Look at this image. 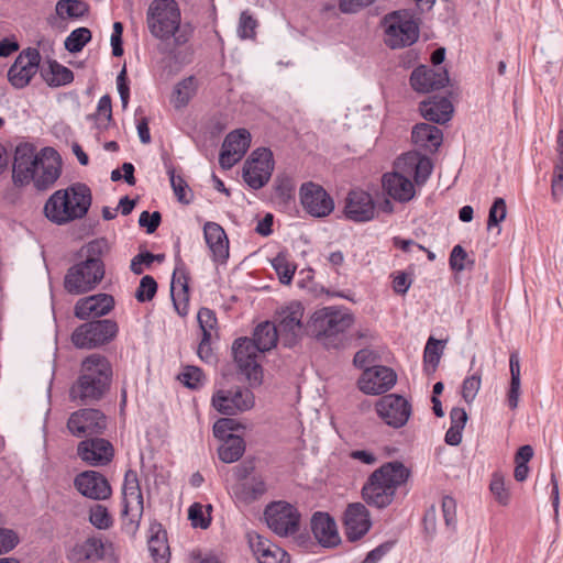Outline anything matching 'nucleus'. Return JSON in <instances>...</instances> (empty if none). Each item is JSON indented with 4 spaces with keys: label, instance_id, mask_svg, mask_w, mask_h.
I'll return each instance as SVG.
<instances>
[{
    "label": "nucleus",
    "instance_id": "3c124183",
    "mask_svg": "<svg viewBox=\"0 0 563 563\" xmlns=\"http://www.w3.org/2000/svg\"><path fill=\"white\" fill-rule=\"evenodd\" d=\"M179 380L190 389H198L203 385V372L197 366H186L178 376Z\"/></svg>",
    "mask_w": 563,
    "mask_h": 563
},
{
    "label": "nucleus",
    "instance_id": "b1692460",
    "mask_svg": "<svg viewBox=\"0 0 563 563\" xmlns=\"http://www.w3.org/2000/svg\"><path fill=\"white\" fill-rule=\"evenodd\" d=\"M344 214L354 222H366L375 216V202L373 197L361 189L351 190L347 194L344 206Z\"/></svg>",
    "mask_w": 563,
    "mask_h": 563
},
{
    "label": "nucleus",
    "instance_id": "2eb2a0df",
    "mask_svg": "<svg viewBox=\"0 0 563 563\" xmlns=\"http://www.w3.org/2000/svg\"><path fill=\"white\" fill-rule=\"evenodd\" d=\"M67 428L77 438L102 434L107 429V417L98 409H78L69 416Z\"/></svg>",
    "mask_w": 563,
    "mask_h": 563
},
{
    "label": "nucleus",
    "instance_id": "4d7b16f0",
    "mask_svg": "<svg viewBox=\"0 0 563 563\" xmlns=\"http://www.w3.org/2000/svg\"><path fill=\"white\" fill-rule=\"evenodd\" d=\"M442 349V341L430 336L424 347V362L431 364L433 367H437L440 363Z\"/></svg>",
    "mask_w": 563,
    "mask_h": 563
},
{
    "label": "nucleus",
    "instance_id": "c9c22d12",
    "mask_svg": "<svg viewBox=\"0 0 563 563\" xmlns=\"http://www.w3.org/2000/svg\"><path fill=\"white\" fill-rule=\"evenodd\" d=\"M48 66L41 69L43 80L49 87H60L74 80V73L56 60H48Z\"/></svg>",
    "mask_w": 563,
    "mask_h": 563
},
{
    "label": "nucleus",
    "instance_id": "6ab92c4d",
    "mask_svg": "<svg viewBox=\"0 0 563 563\" xmlns=\"http://www.w3.org/2000/svg\"><path fill=\"white\" fill-rule=\"evenodd\" d=\"M397 382L396 373L383 365L365 368L358 378V388L366 395H380L391 389Z\"/></svg>",
    "mask_w": 563,
    "mask_h": 563
},
{
    "label": "nucleus",
    "instance_id": "7ed1b4c3",
    "mask_svg": "<svg viewBox=\"0 0 563 563\" xmlns=\"http://www.w3.org/2000/svg\"><path fill=\"white\" fill-rule=\"evenodd\" d=\"M92 202L90 188L84 183H75L58 189L44 205V214L53 223L64 225L86 217Z\"/></svg>",
    "mask_w": 563,
    "mask_h": 563
},
{
    "label": "nucleus",
    "instance_id": "5701e85b",
    "mask_svg": "<svg viewBox=\"0 0 563 563\" xmlns=\"http://www.w3.org/2000/svg\"><path fill=\"white\" fill-rule=\"evenodd\" d=\"M369 511L361 503L350 504L344 512V528L346 539L351 542L363 538L371 529Z\"/></svg>",
    "mask_w": 563,
    "mask_h": 563
},
{
    "label": "nucleus",
    "instance_id": "aec40b11",
    "mask_svg": "<svg viewBox=\"0 0 563 563\" xmlns=\"http://www.w3.org/2000/svg\"><path fill=\"white\" fill-rule=\"evenodd\" d=\"M251 145V134L246 129L230 132L222 144L219 164L223 169H230L242 159Z\"/></svg>",
    "mask_w": 563,
    "mask_h": 563
},
{
    "label": "nucleus",
    "instance_id": "c756f323",
    "mask_svg": "<svg viewBox=\"0 0 563 563\" xmlns=\"http://www.w3.org/2000/svg\"><path fill=\"white\" fill-rule=\"evenodd\" d=\"M203 235L213 260L225 261L229 257V241L222 227L216 222H207L203 227Z\"/></svg>",
    "mask_w": 563,
    "mask_h": 563
},
{
    "label": "nucleus",
    "instance_id": "8fccbe9b",
    "mask_svg": "<svg viewBox=\"0 0 563 563\" xmlns=\"http://www.w3.org/2000/svg\"><path fill=\"white\" fill-rule=\"evenodd\" d=\"M86 11V5L80 0H59L56 4V13L60 18H78Z\"/></svg>",
    "mask_w": 563,
    "mask_h": 563
},
{
    "label": "nucleus",
    "instance_id": "052dcab7",
    "mask_svg": "<svg viewBox=\"0 0 563 563\" xmlns=\"http://www.w3.org/2000/svg\"><path fill=\"white\" fill-rule=\"evenodd\" d=\"M433 169L432 162L429 157L420 155L417 164L415 165L413 179L417 185H423L430 177Z\"/></svg>",
    "mask_w": 563,
    "mask_h": 563
},
{
    "label": "nucleus",
    "instance_id": "39448f33",
    "mask_svg": "<svg viewBox=\"0 0 563 563\" xmlns=\"http://www.w3.org/2000/svg\"><path fill=\"white\" fill-rule=\"evenodd\" d=\"M106 243L103 240L89 242L84 249L85 260L68 268L64 287L71 295L88 292L97 287L104 276V264L101 258Z\"/></svg>",
    "mask_w": 563,
    "mask_h": 563
},
{
    "label": "nucleus",
    "instance_id": "cd10ccee",
    "mask_svg": "<svg viewBox=\"0 0 563 563\" xmlns=\"http://www.w3.org/2000/svg\"><path fill=\"white\" fill-rule=\"evenodd\" d=\"M249 542L258 563H290L289 554L268 539L256 534Z\"/></svg>",
    "mask_w": 563,
    "mask_h": 563
},
{
    "label": "nucleus",
    "instance_id": "20e7f679",
    "mask_svg": "<svg viewBox=\"0 0 563 563\" xmlns=\"http://www.w3.org/2000/svg\"><path fill=\"white\" fill-rule=\"evenodd\" d=\"M410 476V471L398 461L383 464L375 470L362 488V497L368 506L384 509L388 507L398 487Z\"/></svg>",
    "mask_w": 563,
    "mask_h": 563
},
{
    "label": "nucleus",
    "instance_id": "f3484780",
    "mask_svg": "<svg viewBox=\"0 0 563 563\" xmlns=\"http://www.w3.org/2000/svg\"><path fill=\"white\" fill-rule=\"evenodd\" d=\"M41 54L37 48L23 49L8 70V79L15 88L26 87L38 71Z\"/></svg>",
    "mask_w": 563,
    "mask_h": 563
},
{
    "label": "nucleus",
    "instance_id": "a878e982",
    "mask_svg": "<svg viewBox=\"0 0 563 563\" xmlns=\"http://www.w3.org/2000/svg\"><path fill=\"white\" fill-rule=\"evenodd\" d=\"M114 307V299L108 294H97L79 299L74 309V314L80 320L100 318L108 314Z\"/></svg>",
    "mask_w": 563,
    "mask_h": 563
},
{
    "label": "nucleus",
    "instance_id": "603ef678",
    "mask_svg": "<svg viewBox=\"0 0 563 563\" xmlns=\"http://www.w3.org/2000/svg\"><path fill=\"white\" fill-rule=\"evenodd\" d=\"M156 280L152 276L145 275L142 277L140 285L135 291V298L139 302L151 301L156 295Z\"/></svg>",
    "mask_w": 563,
    "mask_h": 563
},
{
    "label": "nucleus",
    "instance_id": "6e6552de",
    "mask_svg": "<svg viewBox=\"0 0 563 563\" xmlns=\"http://www.w3.org/2000/svg\"><path fill=\"white\" fill-rule=\"evenodd\" d=\"M382 23L385 26V44L391 49L411 46L419 38V25L408 10L389 12Z\"/></svg>",
    "mask_w": 563,
    "mask_h": 563
},
{
    "label": "nucleus",
    "instance_id": "e433bc0d",
    "mask_svg": "<svg viewBox=\"0 0 563 563\" xmlns=\"http://www.w3.org/2000/svg\"><path fill=\"white\" fill-rule=\"evenodd\" d=\"M122 495L123 505H133L135 510L139 509L140 504L144 505L137 473L133 470H128L124 474Z\"/></svg>",
    "mask_w": 563,
    "mask_h": 563
},
{
    "label": "nucleus",
    "instance_id": "f03ea898",
    "mask_svg": "<svg viewBox=\"0 0 563 563\" xmlns=\"http://www.w3.org/2000/svg\"><path fill=\"white\" fill-rule=\"evenodd\" d=\"M112 366L101 354H91L80 364L77 379L69 388V398L79 405H89L104 397L112 382Z\"/></svg>",
    "mask_w": 563,
    "mask_h": 563
},
{
    "label": "nucleus",
    "instance_id": "864d4df0",
    "mask_svg": "<svg viewBox=\"0 0 563 563\" xmlns=\"http://www.w3.org/2000/svg\"><path fill=\"white\" fill-rule=\"evenodd\" d=\"M420 154L416 152H409L402 154L395 163V172H399L406 175L408 178L415 174V165L419 159Z\"/></svg>",
    "mask_w": 563,
    "mask_h": 563
},
{
    "label": "nucleus",
    "instance_id": "5fc2aeb1",
    "mask_svg": "<svg viewBox=\"0 0 563 563\" xmlns=\"http://www.w3.org/2000/svg\"><path fill=\"white\" fill-rule=\"evenodd\" d=\"M167 174L178 201L185 205H189L191 202V197H187L186 189L188 188V185L185 179L181 176H177L174 168H169Z\"/></svg>",
    "mask_w": 563,
    "mask_h": 563
},
{
    "label": "nucleus",
    "instance_id": "a19ab883",
    "mask_svg": "<svg viewBox=\"0 0 563 563\" xmlns=\"http://www.w3.org/2000/svg\"><path fill=\"white\" fill-rule=\"evenodd\" d=\"M197 91V80L194 76H189L180 80L174 88L173 102L176 108L186 107Z\"/></svg>",
    "mask_w": 563,
    "mask_h": 563
},
{
    "label": "nucleus",
    "instance_id": "774afa93",
    "mask_svg": "<svg viewBox=\"0 0 563 563\" xmlns=\"http://www.w3.org/2000/svg\"><path fill=\"white\" fill-rule=\"evenodd\" d=\"M117 88L120 95L122 108L125 110L128 108L130 100V87L125 66H123V68L117 77Z\"/></svg>",
    "mask_w": 563,
    "mask_h": 563
},
{
    "label": "nucleus",
    "instance_id": "13d9d810",
    "mask_svg": "<svg viewBox=\"0 0 563 563\" xmlns=\"http://www.w3.org/2000/svg\"><path fill=\"white\" fill-rule=\"evenodd\" d=\"M506 202L503 198H496L489 209L487 230L497 227L506 218Z\"/></svg>",
    "mask_w": 563,
    "mask_h": 563
},
{
    "label": "nucleus",
    "instance_id": "423d86ee",
    "mask_svg": "<svg viewBox=\"0 0 563 563\" xmlns=\"http://www.w3.org/2000/svg\"><path fill=\"white\" fill-rule=\"evenodd\" d=\"M147 25L153 36L159 40L173 36L177 46L186 44L192 35L189 24H180V10L175 0H154L147 11Z\"/></svg>",
    "mask_w": 563,
    "mask_h": 563
},
{
    "label": "nucleus",
    "instance_id": "473e14b6",
    "mask_svg": "<svg viewBox=\"0 0 563 563\" xmlns=\"http://www.w3.org/2000/svg\"><path fill=\"white\" fill-rule=\"evenodd\" d=\"M232 490L236 501L250 505L266 493V484L262 476H252L234 485Z\"/></svg>",
    "mask_w": 563,
    "mask_h": 563
},
{
    "label": "nucleus",
    "instance_id": "e2e57ef3",
    "mask_svg": "<svg viewBox=\"0 0 563 563\" xmlns=\"http://www.w3.org/2000/svg\"><path fill=\"white\" fill-rule=\"evenodd\" d=\"M257 21L249 11H243L239 22V34L242 38H252L255 35Z\"/></svg>",
    "mask_w": 563,
    "mask_h": 563
},
{
    "label": "nucleus",
    "instance_id": "ea45409f",
    "mask_svg": "<svg viewBox=\"0 0 563 563\" xmlns=\"http://www.w3.org/2000/svg\"><path fill=\"white\" fill-rule=\"evenodd\" d=\"M556 143L558 156L554 165L551 185L552 196L555 200H558L563 194V130L559 131Z\"/></svg>",
    "mask_w": 563,
    "mask_h": 563
},
{
    "label": "nucleus",
    "instance_id": "9d476101",
    "mask_svg": "<svg viewBox=\"0 0 563 563\" xmlns=\"http://www.w3.org/2000/svg\"><path fill=\"white\" fill-rule=\"evenodd\" d=\"M255 398L252 390L242 386L220 388L211 398L212 407L223 416H235L254 407Z\"/></svg>",
    "mask_w": 563,
    "mask_h": 563
},
{
    "label": "nucleus",
    "instance_id": "a18cd8bd",
    "mask_svg": "<svg viewBox=\"0 0 563 563\" xmlns=\"http://www.w3.org/2000/svg\"><path fill=\"white\" fill-rule=\"evenodd\" d=\"M212 510L211 505L206 506L207 515L205 514L203 506L199 503H195L189 507L188 518L191 521L194 528L207 529L211 523L210 511Z\"/></svg>",
    "mask_w": 563,
    "mask_h": 563
},
{
    "label": "nucleus",
    "instance_id": "a211bd4d",
    "mask_svg": "<svg viewBox=\"0 0 563 563\" xmlns=\"http://www.w3.org/2000/svg\"><path fill=\"white\" fill-rule=\"evenodd\" d=\"M302 208L314 218L329 216L334 209V201L325 189L316 183H303L299 189Z\"/></svg>",
    "mask_w": 563,
    "mask_h": 563
},
{
    "label": "nucleus",
    "instance_id": "37998d69",
    "mask_svg": "<svg viewBox=\"0 0 563 563\" xmlns=\"http://www.w3.org/2000/svg\"><path fill=\"white\" fill-rule=\"evenodd\" d=\"M144 505L140 504L135 510L133 505H123L122 530L129 536H135L143 516Z\"/></svg>",
    "mask_w": 563,
    "mask_h": 563
},
{
    "label": "nucleus",
    "instance_id": "393cba45",
    "mask_svg": "<svg viewBox=\"0 0 563 563\" xmlns=\"http://www.w3.org/2000/svg\"><path fill=\"white\" fill-rule=\"evenodd\" d=\"M446 69L434 70L427 66L417 67L410 76V85L418 92H430L444 88L449 84Z\"/></svg>",
    "mask_w": 563,
    "mask_h": 563
},
{
    "label": "nucleus",
    "instance_id": "2f4dec72",
    "mask_svg": "<svg viewBox=\"0 0 563 563\" xmlns=\"http://www.w3.org/2000/svg\"><path fill=\"white\" fill-rule=\"evenodd\" d=\"M411 139L419 148L434 153L442 144L443 133L435 125L418 123L412 129Z\"/></svg>",
    "mask_w": 563,
    "mask_h": 563
},
{
    "label": "nucleus",
    "instance_id": "4be33fe9",
    "mask_svg": "<svg viewBox=\"0 0 563 563\" xmlns=\"http://www.w3.org/2000/svg\"><path fill=\"white\" fill-rule=\"evenodd\" d=\"M75 488L85 497L93 500L108 499L112 488L108 479L97 471H85L74 479Z\"/></svg>",
    "mask_w": 563,
    "mask_h": 563
},
{
    "label": "nucleus",
    "instance_id": "9b49d317",
    "mask_svg": "<svg viewBox=\"0 0 563 563\" xmlns=\"http://www.w3.org/2000/svg\"><path fill=\"white\" fill-rule=\"evenodd\" d=\"M264 516L268 528L279 537H288L299 530L300 514L286 501L272 503L265 508Z\"/></svg>",
    "mask_w": 563,
    "mask_h": 563
},
{
    "label": "nucleus",
    "instance_id": "412c9836",
    "mask_svg": "<svg viewBox=\"0 0 563 563\" xmlns=\"http://www.w3.org/2000/svg\"><path fill=\"white\" fill-rule=\"evenodd\" d=\"M77 454L89 465L103 466L112 461L114 449L108 440L95 437L80 441Z\"/></svg>",
    "mask_w": 563,
    "mask_h": 563
},
{
    "label": "nucleus",
    "instance_id": "dca6fc26",
    "mask_svg": "<svg viewBox=\"0 0 563 563\" xmlns=\"http://www.w3.org/2000/svg\"><path fill=\"white\" fill-rule=\"evenodd\" d=\"M303 310L301 302L294 301L280 311L276 327L284 346L292 347L300 341L303 333Z\"/></svg>",
    "mask_w": 563,
    "mask_h": 563
},
{
    "label": "nucleus",
    "instance_id": "bf43d9fd",
    "mask_svg": "<svg viewBox=\"0 0 563 563\" xmlns=\"http://www.w3.org/2000/svg\"><path fill=\"white\" fill-rule=\"evenodd\" d=\"M515 472L516 481L523 482L528 477V444L519 448L515 456Z\"/></svg>",
    "mask_w": 563,
    "mask_h": 563
},
{
    "label": "nucleus",
    "instance_id": "0eeeda50",
    "mask_svg": "<svg viewBox=\"0 0 563 563\" xmlns=\"http://www.w3.org/2000/svg\"><path fill=\"white\" fill-rule=\"evenodd\" d=\"M353 323L354 316L349 310L324 307L311 316L307 329L327 347L341 349L345 346V332Z\"/></svg>",
    "mask_w": 563,
    "mask_h": 563
},
{
    "label": "nucleus",
    "instance_id": "0e129e2a",
    "mask_svg": "<svg viewBox=\"0 0 563 563\" xmlns=\"http://www.w3.org/2000/svg\"><path fill=\"white\" fill-rule=\"evenodd\" d=\"M197 319L202 334L211 333V331L216 329L217 317L213 310L202 307L198 311Z\"/></svg>",
    "mask_w": 563,
    "mask_h": 563
},
{
    "label": "nucleus",
    "instance_id": "bb28decb",
    "mask_svg": "<svg viewBox=\"0 0 563 563\" xmlns=\"http://www.w3.org/2000/svg\"><path fill=\"white\" fill-rule=\"evenodd\" d=\"M382 185L384 191L398 202H408L415 197V185L410 178L399 172H390L383 175Z\"/></svg>",
    "mask_w": 563,
    "mask_h": 563
},
{
    "label": "nucleus",
    "instance_id": "f704fd0d",
    "mask_svg": "<svg viewBox=\"0 0 563 563\" xmlns=\"http://www.w3.org/2000/svg\"><path fill=\"white\" fill-rule=\"evenodd\" d=\"M251 340L264 353L275 347L280 338L276 324L271 321H264L256 325Z\"/></svg>",
    "mask_w": 563,
    "mask_h": 563
},
{
    "label": "nucleus",
    "instance_id": "f257e3e1",
    "mask_svg": "<svg viewBox=\"0 0 563 563\" xmlns=\"http://www.w3.org/2000/svg\"><path fill=\"white\" fill-rule=\"evenodd\" d=\"M62 174V158L53 147L40 152L31 143H21L15 147L12 180L23 187L33 183L37 190L51 188Z\"/></svg>",
    "mask_w": 563,
    "mask_h": 563
},
{
    "label": "nucleus",
    "instance_id": "4468645a",
    "mask_svg": "<svg viewBox=\"0 0 563 563\" xmlns=\"http://www.w3.org/2000/svg\"><path fill=\"white\" fill-rule=\"evenodd\" d=\"M375 410L387 426L395 429L404 427L412 413L410 402L397 394L382 396L375 404Z\"/></svg>",
    "mask_w": 563,
    "mask_h": 563
},
{
    "label": "nucleus",
    "instance_id": "338daca9",
    "mask_svg": "<svg viewBox=\"0 0 563 563\" xmlns=\"http://www.w3.org/2000/svg\"><path fill=\"white\" fill-rule=\"evenodd\" d=\"M162 221V216L158 211H154L150 213L148 211H143L139 218V225L146 229L148 234L154 233L159 227Z\"/></svg>",
    "mask_w": 563,
    "mask_h": 563
},
{
    "label": "nucleus",
    "instance_id": "7c9ffc66",
    "mask_svg": "<svg viewBox=\"0 0 563 563\" xmlns=\"http://www.w3.org/2000/svg\"><path fill=\"white\" fill-rule=\"evenodd\" d=\"M419 110L426 120L444 124L451 119L453 106L446 97L434 96L420 102Z\"/></svg>",
    "mask_w": 563,
    "mask_h": 563
},
{
    "label": "nucleus",
    "instance_id": "09e8293b",
    "mask_svg": "<svg viewBox=\"0 0 563 563\" xmlns=\"http://www.w3.org/2000/svg\"><path fill=\"white\" fill-rule=\"evenodd\" d=\"M90 523L99 530H107L113 525L112 517L107 507L96 504L89 511Z\"/></svg>",
    "mask_w": 563,
    "mask_h": 563
},
{
    "label": "nucleus",
    "instance_id": "ddd939ff",
    "mask_svg": "<svg viewBox=\"0 0 563 563\" xmlns=\"http://www.w3.org/2000/svg\"><path fill=\"white\" fill-rule=\"evenodd\" d=\"M232 352L239 371L250 383L258 384L262 378V367L257 356L262 352L256 344L250 338H239L233 342Z\"/></svg>",
    "mask_w": 563,
    "mask_h": 563
},
{
    "label": "nucleus",
    "instance_id": "49530a36",
    "mask_svg": "<svg viewBox=\"0 0 563 563\" xmlns=\"http://www.w3.org/2000/svg\"><path fill=\"white\" fill-rule=\"evenodd\" d=\"M90 40V30L87 27H78L66 37L65 48L70 53H78Z\"/></svg>",
    "mask_w": 563,
    "mask_h": 563
},
{
    "label": "nucleus",
    "instance_id": "69168bd1",
    "mask_svg": "<svg viewBox=\"0 0 563 563\" xmlns=\"http://www.w3.org/2000/svg\"><path fill=\"white\" fill-rule=\"evenodd\" d=\"M442 512L445 525L454 529L456 525V501L453 497L444 496L442 498Z\"/></svg>",
    "mask_w": 563,
    "mask_h": 563
},
{
    "label": "nucleus",
    "instance_id": "79ce46f5",
    "mask_svg": "<svg viewBox=\"0 0 563 563\" xmlns=\"http://www.w3.org/2000/svg\"><path fill=\"white\" fill-rule=\"evenodd\" d=\"M271 264L276 272L278 279L284 285H289L294 278L297 266L289 260L287 252H279Z\"/></svg>",
    "mask_w": 563,
    "mask_h": 563
},
{
    "label": "nucleus",
    "instance_id": "c85d7f7f",
    "mask_svg": "<svg viewBox=\"0 0 563 563\" xmlns=\"http://www.w3.org/2000/svg\"><path fill=\"white\" fill-rule=\"evenodd\" d=\"M311 530L323 547H335L340 543L336 523L327 512L318 511L312 516Z\"/></svg>",
    "mask_w": 563,
    "mask_h": 563
},
{
    "label": "nucleus",
    "instance_id": "72a5a7b5",
    "mask_svg": "<svg viewBox=\"0 0 563 563\" xmlns=\"http://www.w3.org/2000/svg\"><path fill=\"white\" fill-rule=\"evenodd\" d=\"M148 551L155 563H168L170 552L167 544L166 531L162 525L154 522L150 527Z\"/></svg>",
    "mask_w": 563,
    "mask_h": 563
},
{
    "label": "nucleus",
    "instance_id": "c03bdc74",
    "mask_svg": "<svg viewBox=\"0 0 563 563\" xmlns=\"http://www.w3.org/2000/svg\"><path fill=\"white\" fill-rule=\"evenodd\" d=\"M79 552L84 560H101L104 556V544L100 538H88L74 552Z\"/></svg>",
    "mask_w": 563,
    "mask_h": 563
},
{
    "label": "nucleus",
    "instance_id": "de8ad7c7",
    "mask_svg": "<svg viewBox=\"0 0 563 563\" xmlns=\"http://www.w3.org/2000/svg\"><path fill=\"white\" fill-rule=\"evenodd\" d=\"M244 429V427L235 419L228 417L219 418L213 424V435L219 440L229 439V437H235L231 432Z\"/></svg>",
    "mask_w": 563,
    "mask_h": 563
},
{
    "label": "nucleus",
    "instance_id": "4c0bfd02",
    "mask_svg": "<svg viewBox=\"0 0 563 563\" xmlns=\"http://www.w3.org/2000/svg\"><path fill=\"white\" fill-rule=\"evenodd\" d=\"M189 272L184 263V261L180 257V251L179 246H177V251L175 254V269L173 272L172 276V283H170V292L172 295L177 292H181L183 295H186L189 292Z\"/></svg>",
    "mask_w": 563,
    "mask_h": 563
},
{
    "label": "nucleus",
    "instance_id": "58836bf2",
    "mask_svg": "<svg viewBox=\"0 0 563 563\" xmlns=\"http://www.w3.org/2000/svg\"><path fill=\"white\" fill-rule=\"evenodd\" d=\"M223 443L218 449L219 459L224 463L236 462L245 451V443L242 437H229L222 440Z\"/></svg>",
    "mask_w": 563,
    "mask_h": 563
},
{
    "label": "nucleus",
    "instance_id": "f8f14e48",
    "mask_svg": "<svg viewBox=\"0 0 563 563\" xmlns=\"http://www.w3.org/2000/svg\"><path fill=\"white\" fill-rule=\"evenodd\" d=\"M274 170L273 153L269 148L260 147L252 152L243 166V179L252 189L263 188L271 179Z\"/></svg>",
    "mask_w": 563,
    "mask_h": 563
},
{
    "label": "nucleus",
    "instance_id": "680f3d73",
    "mask_svg": "<svg viewBox=\"0 0 563 563\" xmlns=\"http://www.w3.org/2000/svg\"><path fill=\"white\" fill-rule=\"evenodd\" d=\"M489 488L499 504L507 505L509 503V494L505 487L504 477L500 474L495 473L493 475Z\"/></svg>",
    "mask_w": 563,
    "mask_h": 563
},
{
    "label": "nucleus",
    "instance_id": "6e6d98bb",
    "mask_svg": "<svg viewBox=\"0 0 563 563\" xmlns=\"http://www.w3.org/2000/svg\"><path fill=\"white\" fill-rule=\"evenodd\" d=\"M482 377L481 374L475 373L471 376H467L462 384V397L467 402L471 404L479 388H481Z\"/></svg>",
    "mask_w": 563,
    "mask_h": 563
},
{
    "label": "nucleus",
    "instance_id": "1a4fd4ad",
    "mask_svg": "<svg viewBox=\"0 0 563 563\" xmlns=\"http://www.w3.org/2000/svg\"><path fill=\"white\" fill-rule=\"evenodd\" d=\"M119 332L118 323L111 319L89 321L80 324L71 334V342L78 349H95L112 341Z\"/></svg>",
    "mask_w": 563,
    "mask_h": 563
}]
</instances>
